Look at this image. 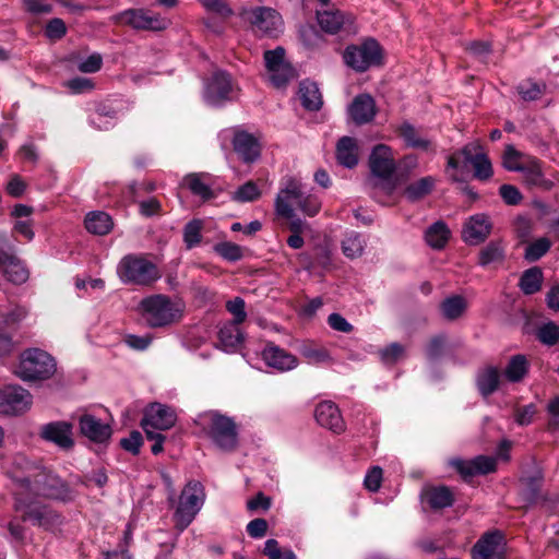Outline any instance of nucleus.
<instances>
[{"mask_svg":"<svg viewBox=\"0 0 559 559\" xmlns=\"http://www.w3.org/2000/svg\"><path fill=\"white\" fill-rule=\"evenodd\" d=\"M370 176L366 181L369 195L385 205L397 187L393 151L385 144L376 145L369 156Z\"/></svg>","mask_w":559,"mask_h":559,"instance_id":"obj_1","label":"nucleus"},{"mask_svg":"<svg viewBox=\"0 0 559 559\" xmlns=\"http://www.w3.org/2000/svg\"><path fill=\"white\" fill-rule=\"evenodd\" d=\"M183 305L179 300L162 294L143 298L136 308L142 320L150 328H165L177 323L183 316Z\"/></svg>","mask_w":559,"mask_h":559,"instance_id":"obj_2","label":"nucleus"},{"mask_svg":"<svg viewBox=\"0 0 559 559\" xmlns=\"http://www.w3.org/2000/svg\"><path fill=\"white\" fill-rule=\"evenodd\" d=\"M469 165L474 168L476 179L487 180L492 176L491 163L478 143H468L448 157V170H453L451 179L463 181V173Z\"/></svg>","mask_w":559,"mask_h":559,"instance_id":"obj_3","label":"nucleus"},{"mask_svg":"<svg viewBox=\"0 0 559 559\" xmlns=\"http://www.w3.org/2000/svg\"><path fill=\"white\" fill-rule=\"evenodd\" d=\"M197 424L221 450L230 452L236 449L238 431L233 418L209 411L199 415Z\"/></svg>","mask_w":559,"mask_h":559,"instance_id":"obj_4","label":"nucleus"},{"mask_svg":"<svg viewBox=\"0 0 559 559\" xmlns=\"http://www.w3.org/2000/svg\"><path fill=\"white\" fill-rule=\"evenodd\" d=\"M120 281L127 285L150 286L162 274L155 263L141 254H127L117 265Z\"/></svg>","mask_w":559,"mask_h":559,"instance_id":"obj_5","label":"nucleus"},{"mask_svg":"<svg viewBox=\"0 0 559 559\" xmlns=\"http://www.w3.org/2000/svg\"><path fill=\"white\" fill-rule=\"evenodd\" d=\"M56 371L55 359L39 348L25 349L20 356L16 374L24 381L46 380Z\"/></svg>","mask_w":559,"mask_h":559,"instance_id":"obj_6","label":"nucleus"},{"mask_svg":"<svg viewBox=\"0 0 559 559\" xmlns=\"http://www.w3.org/2000/svg\"><path fill=\"white\" fill-rule=\"evenodd\" d=\"M204 489L199 481H189L182 489L176 510L174 521L176 527L182 532L193 521L204 502Z\"/></svg>","mask_w":559,"mask_h":559,"instance_id":"obj_7","label":"nucleus"},{"mask_svg":"<svg viewBox=\"0 0 559 559\" xmlns=\"http://www.w3.org/2000/svg\"><path fill=\"white\" fill-rule=\"evenodd\" d=\"M14 510L22 513L24 521H31L34 525L50 530L60 524V516L48 506L33 501L28 491H15Z\"/></svg>","mask_w":559,"mask_h":559,"instance_id":"obj_8","label":"nucleus"},{"mask_svg":"<svg viewBox=\"0 0 559 559\" xmlns=\"http://www.w3.org/2000/svg\"><path fill=\"white\" fill-rule=\"evenodd\" d=\"M28 488V496H38L53 500L69 501L73 499V491L58 476L40 468L34 475Z\"/></svg>","mask_w":559,"mask_h":559,"instance_id":"obj_9","label":"nucleus"},{"mask_svg":"<svg viewBox=\"0 0 559 559\" xmlns=\"http://www.w3.org/2000/svg\"><path fill=\"white\" fill-rule=\"evenodd\" d=\"M299 197L297 183L283 181L275 199L276 214L289 222V229L295 234L302 233L307 227L306 222L296 215L294 206H292V199Z\"/></svg>","mask_w":559,"mask_h":559,"instance_id":"obj_10","label":"nucleus"},{"mask_svg":"<svg viewBox=\"0 0 559 559\" xmlns=\"http://www.w3.org/2000/svg\"><path fill=\"white\" fill-rule=\"evenodd\" d=\"M344 60L355 71L364 72L380 63V46L373 39L366 40L361 45L349 46L344 52Z\"/></svg>","mask_w":559,"mask_h":559,"instance_id":"obj_11","label":"nucleus"},{"mask_svg":"<svg viewBox=\"0 0 559 559\" xmlns=\"http://www.w3.org/2000/svg\"><path fill=\"white\" fill-rule=\"evenodd\" d=\"M264 63L269 80L276 87L286 85L295 78V70L285 58V49L276 47L264 52Z\"/></svg>","mask_w":559,"mask_h":559,"instance_id":"obj_12","label":"nucleus"},{"mask_svg":"<svg viewBox=\"0 0 559 559\" xmlns=\"http://www.w3.org/2000/svg\"><path fill=\"white\" fill-rule=\"evenodd\" d=\"M116 20L135 29L163 31L169 25L167 19L145 9L126 10Z\"/></svg>","mask_w":559,"mask_h":559,"instance_id":"obj_13","label":"nucleus"},{"mask_svg":"<svg viewBox=\"0 0 559 559\" xmlns=\"http://www.w3.org/2000/svg\"><path fill=\"white\" fill-rule=\"evenodd\" d=\"M234 94V84L227 72H214L205 84L204 99L209 105L219 106L227 100H231Z\"/></svg>","mask_w":559,"mask_h":559,"instance_id":"obj_14","label":"nucleus"},{"mask_svg":"<svg viewBox=\"0 0 559 559\" xmlns=\"http://www.w3.org/2000/svg\"><path fill=\"white\" fill-rule=\"evenodd\" d=\"M31 393L19 385H7L0 390V413L20 415L31 408Z\"/></svg>","mask_w":559,"mask_h":559,"instance_id":"obj_15","label":"nucleus"},{"mask_svg":"<svg viewBox=\"0 0 559 559\" xmlns=\"http://www.w3.org/2000/svg\"><path fill=\"white\" fill-rule=\"evenodd\" d=\"M176 419L174 409L159 403H153L145 409L141 425L145 432H158L157 430L170 429Z\"/></svg>","mask_w":559,"mask_h":559,"instance_id":"obj_16","label":"nucleus"},{"mask_svg":"<svg viewBox=\"0 0 559 559\" xmlns=\"http://www.w3.org/2000/svg\"><path fill=\"white\" fill-rule=\"evenodd\" d=\"M39 437L62 450H70L74 445L73 425L69 421L58 420L43 425Z\"/></svg>","mask_w":559,"mask_h":559,"instance_id":"obj_17","label":"nucleus"},{"mask_svg":"<svg viewBox=\"0 0 559 559\" xmlns=\"http://www.w3.org/2000/svg\"><path fill=\"white\" fill-rule=\"evenodd\" d=\"M506 543L499 531L484 534L474 545L473 559H504Z\"/></svg>","mask_w":559,"mask_h":559,"instance_id":"obj_18","label":"nucleus"},{"mask_svg":"<svg viewBox=\"0 0 559 559\" xmlns=\"http://www.w3.org/2000/svg\"><path fill=\"white\" fill-rule=\"evenodd\" d=\"M249 21L261 35L276 36L282 29L281 15L271 8H255L249 13Z\"/></svg>","mask_w":559,"mask_h":559,"instance_id":"obj_19","label":"nucleus"},{"mask_svg":"<svg viewBox=\"0 0 559 559\" xmlns=\"http://www.w3.org/2000/svg\"><path fill=\"white\" fill-rule=\"evenodd\" d=\"M317 423L334 433H342L346 429L345 421L337 405L331 401L320 402L314 409Z\"/></svg>","mask_w":559,"mask_h":559,"instance_id":"obj_20","label":"nucleus"},{"mask_svg":"<svg viewBox=\"0 0 559 559\" xmlns=\"http://www.w3.org/2000/svg\"><path fill=\"white\" fill-rule=\"evenodd\" d=\"M449 464L454 467L463 478L485 475L496 469V459L487 455H479L468 461L452 459L449 461Z\"/></svg>","mask_w":559,"mask_h":559,"instance_id":"obj_21","label":"nucleus"},{"mask_svg":"<svg viewBox=\"0 0 559 559\" xmlns=\"http://www.w3.org/2000/svg\"><path fill=\"white\" fill-rule=\"evenodd\" d=\"M261 355L265 365L278 372L290 371L298 366L296 356L273 343L266 344Z\"/></svg>","mask_w":559,"mask_h":559,"instance_id":"obj_22","label":"nucleus"},{"mask_svg":"<svg viewBox=\"0 0 559 559\" xmlns=\"http://www.w3.org/2000/svg\"><path fill=\"white\" fill-rule=\"evenodd\" d=\"M41 467L32 463L25 455L16 454L12 461V467L9 471L11 478L16 483L15 491H28L34 474Z\"/></svg>","mask_w":559,"mask_h":559,"instance_id":"obj_23","label":"nucleus"},{"mask_svg":"<svg viewBox=\"0 0 559 559\" xmlns=\"http://www.w3.org/2000/svg\"><path fill=\"white\" fill-rule=\"evenodd\" d=\"M80 431L88 440L104 443L111 437V427L91 414H84L79 420Z\"/></svg>","mask_w":559,"mask_h":559,"instance_id":"obj_24","label":"nucleus"},{"mask_svg":"<svg viewBox=\"0 0 559 559\" xmlns=\"http://www.w3.org/2000/svg\"><path fill=\"white\" fill-rule=\"evenodd\" d=\"M491 223L485 214L471 216L463 228V239L468 245L483 242L490 234Z\"/></svg>","mask_w":559,"mask_h":559,"instance_id":"obj_25","label":"nucleus"},{"mask_svg":"<svg viewBox=\"0 0 559 559\" xmlns=\"http://www.w3.org/2000/svg\"><path fill=\"white\" fill-rule=\"evenodd\" d=\"M233 146L245 163H253L260 157L261 144L257 138L248 132H236L233 139Z\"/></svg>","mask_w":559,"mask_h":559,"instance_id":"obj_26","label":"nucleus"},{"mask_svg":"<svg viewBox=\"0 0 559 559\" xmlns=\"http://www.w3.org/2000/svg\"><path fill=\"white\" fill-rule=\"evenodd\" d=\"M182 186L203 201L211 200L215 197L212 189L213 178L207 173L188 174L182 179Z\"/></svg>","mask_w":559,"mask_h":559,"instance_id":"obj_27","label":"nucleus"},{"mask_svg":"<svg viewBox=\"0 0 559 559\" xmlns=\"http://www.w3.org/2000/svg\"><path fill=\"white\" fill-rule=\"evenodd\" d=\"M376 112L374 99L368 94L357 95L348 107V115L356 124L370 122Z\"/></svg>","mask_w":559,"mask_h":559,"instance_id":"obj_28","label":"nucleus"},{"mask_svg":"<svg viewBox=\"0 0 559 559\" xmlns=\"http://www.w3.org/2000/svg\"><path fill=\"white\" fill-rule=\"evenodd\" d=\"M0 269L13 284H23L28 278V271L14 254L0 249Z\"/></svg>","mask_w":559,"mask_h":559,"instance_id":"obj_29","label":"nucleus"},{"mask_svg":"<svg viewBox=\"0 0 559 559\" xmlns=\"http://www.w3.org/2000/svg\"><path fill=\"white\" fill-rule=\"evenodd\" d=\"M284 181H294L298 186L300 197L292 199V206L296 204L299 207V210L308 216H314L320 212L321 201L316 194L307 193L305 191V187L300 179L295 177H288Z\"/></svg>","mask_w":559,"mask_h":559,"instance_id":"obj_30","label":"nucleus"},{"mask_svg":"<svg viewBox=\"0 0 559 559\" xmlns=\"http://www.w3.org/2000/svg\"><path fill=\"white\" fill-rule=\"evenodd\" d=\"M399 134L408 147L426 152L432 147L431 140L408 122L400 126Z\"/></svg>","mask_w":559,"mask_h":559,"instance_id":"obj_31","label":"nucleus"},{"mask_svg":"<svg viewBox=\"0 0 559 559\" xmlns=\"http://www.w3.org/2000/svg\"><path fill=\"white\" fill-rule=\"evenodd\" d=\"M520 173L523 174L525 182L530 186L545 189L551 187V182L544 177L540 162L533 156L525 159V164H523Z\"/></svg>","mask_w":559,"mask_h":559,"instance_id":"obj_32","label":"nucleus"},{"mask_svg":"<svg viewBox=\"0 0 559 559\" xmlns=\"http://www.w3.org/2000/svg\"><path fill=\"white\" fill-rule=\"evenodd\" d=\"M421 498L432 509H444L453 503V492L445 486L427 487L423 490Z\"/></svg>","mask_w":559,"mask_h":559,"instance_id":"obj_33","label":"nucleus"},{"mask_svg":"<svg viewBox=\"0 0 559 559\" xmlns=\"http://www.w3.org/2000/svg\"><path fill=\"white\" fill-rule=\"evenodd\" d=\"M336 157L341 165L353 168L358 163V146L355 139L344 136L337 142Z\"/></svg>","mask_w":559,"mask_h":559,"instance_id":"obj_34","label":"nucleus"},{"mask_svg":"<svg viewBox=\"0 0 559 559\" xmlns=\"http://www.w3.org/2000/svg\"><path fill=\"white\" fill-rule=\"evenodd\" d=\"M219 343L225 352H235L243 342V334L236 323H225L218 333Z\"/></svg>","mask_w":559,"mask_h":559,"instance_id":"obj_35","label":"nucleus"},{"mask_svg":"<svg viewBox=\"0 0 559 559\" xmlns=\"http://www.w3.org/2000/svg\"><path fill=\"white\" fill-rule=\"evenodd\" d=\"M501 373L498 368L488 366L477 374V386L484 396L492 394L499 386Z\"/></svg>","mask_w":559,"mask_h":559,"instance_id":"obj_36","label":"nucleus"},{"mask_svg":"<svg viewBox=\"0 0 559 559\" xmlns=\"http://www.w3.org/2000/svg\"><path fill=\"white\" fill-rule=\"evenodd\" d=\"M299 97L302 106L308 110H319L323 104L320 90L313 82L300 83Z\"/></svg>","mask_w":559,"mask_h":559,"instance_id":"obj_37","label":"nucleus"},{"mask_svg":"<svg viewBox=\"0 0 559 559\" xmlns=\"http://www.w3.org/2000/svg\"><path fill=\"white\" fill-rule=\"evenodd\" d=\"M317 19L320 27L329 34H336L345 24V16L338 10L318 11Z\"/></svg>","mask_w":559,"mask_h":559,"instance_id":"obj_38","label":"nucleus"},{"mask_svg":"<svg viewBox=\"0 0 559 559\" xmlns=\"http://www.w3.org/2000/svg\"><path fill=\"white\" fill-rule=\"evenodd\" d=\"M85 227L92 234L106 235L112 228V221L105 212H91L85 217Z\"/></svg>","mask_w":559,"mask_h":559,"instance_id":"obj_39","label":"nucleus"},{"mask_svg":"<svg viewBox=\"0 0 559 559\" xmlns=\"http://www.w3.org/2000/svg\"><path fill=\"white\" fill-rule=\"evenodd\" d=\"M528 372V361L524 355H514L510 358L506 369L504 377L510 382H520Z\"/></svg>","mask_w":559,"mask_h":559,"instance_id":"obj_40","label":"nucleus"},{"mask_svg":"<svg viewBox=\"0 0 559 559\" xmlns=\"http://www.w3.org/2000/svg\"><path fill=\"white\" fill-rule=\"evenodd\" d=\"M450 237V230L443 222H436L426 231L427 243L433 249H441Z\"/></svg>","mask_w":559,"mask_h":559,"instance_id":"obj_41","label":"nucleus"},{"mask_svg":"<svg viewBox=\"0 0 559 559\" xmlns=\"http://www.w3.org/2000/svg\"><path fill=\"white\" fill-rule=\"evenodd\" d=\"M366 240L355 231L348 233L342 241V251L345 257L356 259L364 252Z\"/></svg>","mask_w":559,"mask_h":559,"instance_id":"obj_42","label":"nucleus"},{"mask_svg":"<svg viewBox=\"0 0 559 559\" xmlns=\"http://www.w3.org/2000/svg\"><path fill=\"white\" fill-rule=\"evenodd\" d=\"M504 259V246L501 241H490L479 252V264L487 266L489 264L502 262Z\"/></svg>","mask_w":559,"mask_h":559,"instance_id":"obj_43","label":"nucleus"},{"mask_svg":"<svg viewBox=\"0 0 559 559\" xmlns=\"http://www.w3.org/2000/svg\"><path fill=\"white\" fill-rule=\"evenodd\" d=\"M467 308V301L462 296H451L441 304V311L445 319L455 320L460 318Z\"/></svg>","mask_w":559,"mask_h":559,"instance_id":"obj_44","label":"nucleus"},{"mask_svg":"<svg viewBox=\"0 0 559 559\" xmlns=\"http://www.w3.org/2000/svg\"><path fill=\"white\" fill-rule=\"evenodd\" d=\"M435 182L436 181L432 177H424L408 185L404 190V194L408 200L412 201L421 199L428 193H430L435 186Z\"/></svg>","mask_w":559,"mask_h":559,"instance_id":"obj_45","label":"nucleus"},{"mask_svg":"<svg viewBox=\"0 0 559 559\" xmlns=\"http://www.w3.org/2000/svg\"><path fill=\"white\" fill-rule=\"evenodd\" d=\"M543 273L538 267L525 271L520 280V287L526 295H532L540 289Z\"/></svg>","mask_w":559,"mask_h":559,"instance_id":"obj_46","label":"nucleus"},{"mask_svg":"<svg viewBox=\"0 0 559 559\" xmlns=\"http://www.w3.org/2000/svg\"><path fill=\"white\" fill-rule=\"evenodd\" d=\"M203 222L201 219L190 221L183 228V242L187 249L197 247L202 239Z\"/></svg>","mask_w":559,"mask_h":559,"instance_id":"obj_47","label":"nucleus"},{"mask_svg":"<svg viewBox=\"0 0 559 559\" xmlns=\"http://www.w3.org/2000/svg\"><path fill=\"white\" fill-rule=\"evenodd\" d=\"M528 157L530 155H525L516 151L512 145H508L502 156V164L510 171H520L523 164H525V159Z\"/></svg>","mask_w":559,"mask_h":559,"instance_id":"obj_48","label":"nucleus"},{"mask_svg":"<svg viewBox=\"0 0 559 559\" xmlns=\"http://www.w3.org/2000/svg\"><path fill=\"white\" fill-rule=\"evenodd\" d=\"M551 247L548 238L542 237L527 245L524 257L527 261L534 262L545 255Z\"/></svg>","mask_w":559,"mask_h":559,"instance_id":"obj_49","label":"nucleus"},{"mask_svg":"<svg viewBox=\"0 0 559 559\" xmlns=\"http://www.w3.org/2000/svg\"><path fill=\"white\" fill-rule=\"evenodd\" d=\"M214 251L223 259L236 262L242 258V249L237 243L230 241L218 242L214 246Z\"/></svg>","mask_w":559,"mask_h":559,"instance_id":"obj_50","label":"nucleus"},{"mask_svg":"<svg viewBox=\"0 0 559 559\" xmlns=\"http://www.w3.org/2000/svg\"><path fill=\"white\" fill-rule=\"evenodd\" d=\"M300 353L310 364H322L330 360L329 352L320 346L305 344Z\"/></svg>","mask_w":559,"mask_h":559,"instance_id":"obj_51","label":"nucleus"},{"mask_svg":"<svg viewBox=\"0 0 559 559\" xmlns=\"http://www.w3.org/2000/svg\"><path fill=\"white\" fill-rule=\"evenodd\" d=\"M537 336L543 344L555 345L559 341V325L555 322L545 323L538 329Z\"/></svg>","mask_w":559,"mask_h":559,"instance_id":"obj_52","label":"nucleus"},{"mask_svg":"<svg viewBox=\"0 0 559 559\" xmlns=\"http://www.w3.org/2000/svg\"><path fill=\"white\" fill-rule=\"evenodd\" d=\"M260 197V190L252 181H248L237 189L234 200L239 202H251Z\"/></svg>","mask_w":559,"mask_h":559,"instance_id":"obj_53","label":"nucleus"},{"mask_svg":"<svg viewBox=\"0 0 559 559\" xmlns=\"http://www.w3.org/2000/svg\"><path fill=\"white\" fill-rule=\"evenodd\" d=\"M73 94H82L94 88L93 80L83 76L73 78L64 83Z\"/></svg>","mask_w":559,"mask_h":559,"instance_id":"obj_54","label":"nucleus"},{"mask_svg":"<svg viewBox=\"0 0 559 559\" xmlns=\"http://www.w3.org/2000/svg\"><path fill=\"white\" fill-rule=\"evenodd\" d=\"M227 310L234 316V321L230 323L240 324L246 320L247 313L245 311V301L240 297H236L226 304Z\"/></svg>","mask_w":559,"mask_h":559,"instance_id":"obj_55","label":"nucleus"},{"mask_svg":"<svg viewBox=\"0 0 559 559\" xmlns=\"http://www.w3.org/2000/svg\"><path fill=\"white\" fill-rule=\"evenodd\" d=\"M381 360L384 364L392 365L404 356V348L397 343H393L380 352Z\"/></svg>","mask_w":559,"mask_h":559,"instance_id":"obj_56","label":"nucleus"},{"mask_svg":"<svg viewBox=\"0 0 559 559\" xmlns=\"http://www.w3.org/2000/svg\"><path fill=\"white\" fill-rule=\"evenodd\" d=\"M103 58L99 53L95 52L82 60L78 64V69L82 73H95L100 70Z\"/></svg>","mask_w":559,"mask_h":559,"instance_id":"obj_57","label":"nucleus"},{"mask_svg":"<svg viewBox=\"0 0 559 559\" xmlns=\"http://www.w3.org/2000/svg\"><path fill=\"white\" fill-rule=\"evenodd\" d=\"M536 414L535 404H528L523 407H518L514 412V420L520 426H527L533 421Z\"/></svg>","mask_w":559,"mask_h":559,"instance_id":"obj_58","label":"nucleus"},{"mask_svg":"<svg viewBox=\"0 0 559 559\" xmlns=\"http://www.w3.org/2000/svg\"><path fill=\"white\" fill-rule=\"evenodd\" d=\"M381 481H382V469L379 466H374L365 476L364 485L368 490L376 492L379 490V488L381 486Z\"/></svg>","mask_w":559,"mask_h":559,"instance_id":"obj_59","label":"nucleus"},{"mask_svg":"<svg viewBox=\"0 0 559 559\" xmlns=\"http://www.w3.org/2000/svg\"><path fill=\"white\" fill-rule=\"evenodd\" d=\"M67 27L61 19H52L46 26V35L50 39H59L64 36Z\"/></svg>","mask_w":559,"mask_h":559,"instance_id":"obj_60","label":"nucleus"},{"mask_svg":"<svg viewBox=\"0 0 559 559\" xmlns=\"http://www.w3.org/2000/svg\"><path fill=\"white\" fill-rule=\"evenodd\" d=\"M518 91L524 100H535L542 96V87L537 83L521 84Z\"/></svg>","mask_w":559,"mask_h":559,"instance_id":"obj_61","label":"nucleus"},{"mask_svg":"<svg viewBox=\"0 0 559 559\" xmlns=\"http://www.w3.org/2000/svg\"><path fill=\"white\" fill-rule=\"evenodd\" d=\"M121 447L133 454H138L142 445V436L139 431H133L128 438L120 441Z\"/></svg>","mask_w":559,"mask_h":559,"instance_id":"obj_62","label":"nucleus"},{"mask_svg":"<svg viewBox=\"0 0 559 559\" xmlns=\"http://www.w3.org/2000/svg\"><path fill=\"white\" fill-rule=\"evenodd\" d=\"M329 325L338 332L349 333L353 331V325L340 313H331L328 318Z\"/></svg>","mask_w":559,"mask_h":559,"instance_id":"obj_63","label":"nucleus"},{"mask_svg":"<svg viewBox=\"0 0 559 559\" xmlns=\"http://www.w3.org/2000/svg\"><path fill=\"white\" fill-rule=\"evenodd\" d=\"M267 522L264 519H254L247 525V533L252 538H261L266 534Z\"/></svg>","mask_w":559,"mask_h":559,"instance_id":"obj_64","label":"nucleus"}]
</instances>
